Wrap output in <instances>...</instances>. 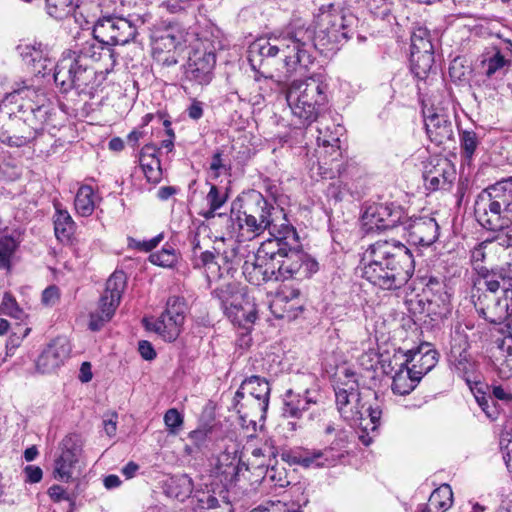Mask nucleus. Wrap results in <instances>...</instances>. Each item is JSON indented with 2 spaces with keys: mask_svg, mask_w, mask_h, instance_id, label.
I'll use <instances>...</instances> for the list:
<instances>
[{
  "mask_svg": "<svg viewBox=\"0 0 512 512\" xmlns=\"http://www.w3.org/2000/svg\"><path fill=\"white\" fill-rule=\"evenodd\" d=\"M268 243L275 244L276 281L309 278L318 271L317 261L299 249V237L294 227H287L276 238H268Z\"/></svg>",
  "mask_w": 512,
  "mask_h": 512,
  "instance_id": "423d86ee",
  "label": "nucleus"
},
{
  "mask_svg": "<svg viewBox=\"0 0 512 512\" xmlns=\"http://www.w3.org/2000/svg\"><path fill=\"white\" fill-rule=\"evenodd\" d=\"M210 428L200 427L191 431L188 434L189 440L194 444V446L198 449L206 446L209 438Z\"/></svg>",
  "mask_w": 512,
  "mask_h": 512,
  "instance_id": "680f3d73",
  "label": "nucleus"
},
{
  "mask_svg": "<svg viewBox=\"0 0 512 512\" xmlns=\"http://www.w3.org/2000/svg\"><path fill=\"white\" fill-rule=\"evenodd\" d=\"M317 132V143L322 149L320 153L331 162L338 161L342 157L340 138L344 134V127L332 123L331 125L318 127Z\"/></svg>",
  "mask_w": 512,
  "mask_h": 512,
  "instance_id": "412c9836",
  "label": "nucleus"
},
{
  "mask_svg": "<svg viewBox=\"0 0 512 512\" xmlns=\"http://www.w3.org/2000/svg\"><path fill=\"white\" fill-rule=\"evenodd\" d=\"M494 366L501 379H509L512 376V359L496 357Z\"/></svg>",
  "mask_w": 512,
  "mask_h": 512,
  "instance_id": "e2e57ef3",
  "label": "nucleus"
},
{
  "mask_svg": "<svg viewBox=\"0 0 512 512\" xmlns=\"http://www.w3.org/2000/svg\"><path fill=\"white\" fill-rule=\"evenodd\" d=\"M335 397L341 417H349L351 414L346 410V406H349L355 400H359V394L353 388L350 391L339 388L335 391Z\"/></svg>",
  "mask_w": 512,
  "mask_h": 512,
  "instance_id": "864d4df0",
  "label": "nucleus"
},
{
  "mask_svg": "<svg viewBox=\"0 0 512 512\" xmlns=\"http://www.w3.org/2000/svg\"><path fill=\"white\" fill-rule=\"evenodd\" d=\"M362 276L385 290L399 289L411 278L415 262L411 251L397 240L371 244L361 259Z\"/></svg>",
  "mask_w": 512,
  "mask_h": 512,
  "instance_id": "7ed1b4c3",
  "label": "nucleus"
},
{
  "mask_svg": "<svg viewBox=\"0 0 512 512\" xmlns=\"http://www.w3.org/2000/svg\"><path fill=\"white\" fill-rule=\"evenodd\" d=\"M126 287V276L122 271H115L107 280L105 291L111 299L120 303L122 293Z\"/></svg>",
  "mask_w": 512,
  "mask_h": 512,
  "instance_id": "49530a36",
  "label": "nucleus"
},
{
  "mask_svg": "<svg viewBox=\"0 0 512 512\" xmlns=\"http://www.w3.org/2000/svg\"><path fill=\"white\" fill-rule=\"evenodd\" d=\"M25 481L29 483H38L43 477L42 469L39 466L28 465L24 468Z\"/></svg>",
  "mask_w": 512,
  "mask_h": 512,
  "instance_id": "338daca9",
  "label": "nucleus"
},
{
  "mask_svg": "<svg viewBox=\"0 0 512 512\" xmlns=\"http://www.w3.org/2000/svg\"><path fill=\"white\" fill-rule=\"evenodd\" d=\"M119 304L107 294H103L99 299L97 309L90 314L89 328L92 331L100 330L105 323L112 319Z\"/></svg>",
  "mask_w": 512,
  "mask_h": 512,
  "instance_id": "c85d7f7f",
  "label": "nucleus"
},
{
  "mask_svg": "<svg viewBox=\"0 0 512 512\" xmlns=\"http://www.w3.org/2000/svg\"><path fill=\"white\" fill-rule=\"evenodd\" d=\"M460 144L464 158L470 161L479 145V138L474 131L465 130L460 133Z\"/></svg>",
  "mask_w": 512,
  "mask_h": 512,
  "instance_id": "5fc2aeb1",
  "label": "nucleus"
},
{
  "mask_svg": "<svg viewBox=\"0 0 512 512\" xmlns=\"http://www.w3.org/2000/svg\"><path fill=\"white\" fill-rule=\"evenodd\" d=\"M212 473L219 477L221 482H231L237 475V465L235 458L229 453H222L212 464Z\"/></svg>",
  "mask_w": 512,
  "mask_h": 512,
  "instance_id": "f704fd0d",
  "label": "nucleus"
},
{
  "mask_svg": "<svg viewBox=\"0 0 512 512\" xmlns=\"http://www.w3.org/2000/svg\"><path fill=\"white\" fill-rule=\"evenodd\" d=\"M423 178L426 187L432 191L448 190L456 178V171L447 158L437 157L425 166Z\"/></svg>",
  "mask_w": 512,
  "mask_h": 512,
  "instance_id": "f3484780",
  "label": "nucleus"
},
{
  "mask_svg": "<svg viewBox=\"0 0 512 512\" xmlns=\"http://www.w3.org/2000/svg\"><path fill=\"white\" fill-rule=\"evenodd\" d=\"M453 499L452 489L448 484H442L430 495L427 503L428 512H443L447 510Z\"/></svg>",
  "mask_w": 512,
  "mask_h": 512,
  "instance_id": "58836bf2",
  "label": "nucleus"
},
{
  "mask_svg": "<svg viewBox=\"0 0 512 512\" xmlns=\"http://www.w3.org/2000/svg\"><path fill=\"white\" fill-rule=\"evenodd\" d=\"M348 38L345 16L340 12L328 11L319 16L315 30L289 27L279 34L255 40L250 53L252 56L266 58L282 53L286 76H289L298 68H307L313 63L314 49L324 50L330 44H337Z\"/></svg>",
  "mask_w": 512,
  "mask_h": 512,
  "instance_id": "f257e3e1",
  "label": "nucleus"
},
{
  "mask_svg": "<svg viewBox=\"0 0 512 512\" xmlns=\"http://www.w3.org/2000/svg\"><path fill=\"white\" fill-rule=\"evenodd\" d=\"M16 50L32 73L44 76L52 69L53 60L49 50L41 43H20Z\"/></svg>",
  "mask_w": 512,
  "mask_h": 512,
  "instance_id": "a211bd4d",
  "label": "nucleus"
},
{
  "mask_svg": "<svg viewBox=\"0 0 512 512\" xmlns=\"http://www.w3.org/2000/svg\"><path fill=\"white\" fill-rule=\"evenodd\" d=\"M224 313L234 325H238L247 331L250 330L257 319L256 304L249 295L241 303L229 307Z\"/></svg>",
  "mask_w": 512,
  "mask_h": 512,
  "instance_id": "a878e982",
  "label": "nucleus"
},
{
  "mask_svg": "<svg viewBox=\"0 0 512 512\" xmlns=\"http://www.w3.org/2000/svg\"><path fill=\"white\" fill-rule=\"evenodd\" d=\"M17 243L12 237H0V268L9 266L10 259L16 250Z\"/></svg>",
  "mask_w": 512,
  "mask_h": 512,
  "instance_id": "bf43d9fd",
  "label": "nucleus"
},
{
  "mask_svg": "<svg viewBox=\"0 0 512 512\" xmlns=\"http://www.w3.org/2000/svg\"><path fill=\"white\" fill-rule=\"evenodd\" d=\"M51 112L45 92L26 82L16 83L0 103V141L23 147L36 139Z\"/></svg>",
  "mask_w": 512,
  "mask_h": 512,
  "instance_id": "f03ea898",
  "label": "nucleus"
},
{
  "mask_svg": "<svg viewBox=\"0 0 512 512\" xmlns=\"http://www.w3.org/2000/svg\"><path fill=\"white\" fill-rule=\"evenodd\" d=\"M425 128L430 140L441 145L453 137V125L449 116L440 112L425 115Z\"/></svg>",
  "mask_w": 512,
  "mask_h": 512,
  "instance_id": "393cba45",
  "label": "nucleus"
},
{
  "mask_svg": "<svg viewBox=\"0 0 512 512\" xmlns=\"http://www.w3.org/2000/svg\"><path fill=\"white\" fill-rule=\"evenodd\" d=\"M47 13L55 19H64L77 9L83 11V3L75 0H45Z\"/></svg>",
  "mask_w": 512,
  "mask_h": 512,
  "instance_id": "ea45409f",
  "label": "nucleus"
},
{
  "mask_svg": "<svg viewBox=\"0 0 512 512\" xmlns=\"http://www.w3.org/2000/svg\"><path fill=\"white\" fill-rule=\"evenodd\" d=\"M363 408L364 404L361 403V400L353 401L349 406H346V410L351 414L349 417H342L344 420L350 423H356L357 421L365 420L363 418Z\"/></svg>",
  "mask_w": 512,
  "mask_h": 512,
  "instance_id": "0e129e2a",
  "label": "nucleus"
},
{
  "mask_svg": "<svg viewBox=\"0 0 512 512\" xmlns=\"http://www.w3.org/2000/svg\"><path fill=\"white\" fill-rule=\"evenodd\" d=\"M365 412H367L368 418L370 420V423L368 424V426L370 425V431L372 433H375L377 431L378 426L380 425L382 409L378 404H376L375 406L369 405L365 409Z\"/></svg>",
  "mask_w": 512,
  "mask_h": 512,
  "instance_id": "69168bd1",
  "label": "nucleus"
},
{
  "mask_svg": "<svg viewBox=\"0 0 512 512\" xmlns=\"http://www.w3.org/2000/svg\"><path fill=\"white\" fill-rule=\"evenodd\" d=\"M434 51L429 32L425 28H417L411 35L410 54L427 53Z\"/></svg>",
  "mask_w": 512,
  "mask_h": 512,
  "instance_id": "de8ad7c7",
  "label": "nucleus"
},
{
  "mask_svg": "<svg viewBox=\"0 0 512 512\" xmlns=\"http://www.w3.org/2000/svg\"><path fill=\"white\" fill-rule=\"evenodd\" d=\"M239 200L241 210L235 212L232 208L230 215H219L231 239H252L265 230L269 231L270 238H276L287 227H293L283 210L269 203L260 192L252 190Z\"/></svg>",
  "mask_w": 512,
  "mask_h": 512,
  "instance_id": "20e7f679",
  "label": "nucleus"
},
{
  "mask_svg": "<svg viewBox=\"0 0 512 512\" xmlns=\"http://www.w3.org/2000/svg\"><path fill=\"white\" fill-rule=\"evenodd\" d=\"M319 393L315 390L306 389L303 394L295 393L289 389L283 398V414L292 418H300L304 411L319 401Z\"/></svg>",
  "mask_w": 512,
  "mask_h": 512,
  "instance_id": "5701e85b",
  "label": "nucleus"
},
{
  "mask_svg": "<svg viewBox=\"0 0 512 512\" xmlns=\"http://www.w3.org/2000/svg\"><path fill=\"white\" fill-rule=\"evenodd\" d=\"M429 311L439 318L447 317L451 313L450 295L443 291L438 299L430 300Z\"/></svg>",
  "mask_w": 512,
  "mask_h": 512,
  "instance_id": "4d7b16f0",
  "label": "nucleus"
},
{
  "mask_svg": "<svg viewBox=\"0 0 512 512\" xmlns=\"http://www.w3.org/2000/svg\"><path fill=\"white\" fill-rule=\"evenodd\" d=\"M363 219L371 229L386 230L392 229L398 224L404 225L407 218L399 205L386 202L369 207L364 213Z\"/></svg>",
  "mask_w": 512,
  "mask_h": 512,
  "instance_id": "dca6fc26",
  "label": "nucleus"
},
{
  "mask_svg": "<svg viewBox=\"0 0 512 512\" xmlns=\"http://www.w3.org/2000/svg\"><path fill=\"white\" fill-rule=\"evenodd\" d=\"M54 81L63 92L76 89L79 93H87L95 78V71L89 63H81L76 58V51L63 54L55 65Z\"/></svg>",
  "mask_w": 512,
  "mask_h": 512,
  "instance_id": "9b49d317",
  "label": "nucleus"
},
{
  "mask_svg": "<svg viewBox=\"0 0 512 512\" xmlns=\"http://www.w3.org/2000/svg\"><path fill=\"white\" fill-rule=\"evenodd\" d=\"M475 214L484 228L502 227V221L512 219V177L489 186L478 196Z\"/></svg>",
  "mask_w": 512,
  "mask_h": 512,
  "instance_id": "1a4fd4ad",
  "label": "nucleus"
},
{
  "mask_svg": "<svg viewBox=\"0 0 512 512\" xmlns=\"http://www.w3.org/2000/svg\"><path fill=\"white\" fill-rule=\"evenodd\" d=\"M404 228L409 241L415 245L430 246L439 237V225L435 218L428 215L406 219Z\"/></svg>",
  "mask_w": 512,
  "mask_h": 512,
  "instance_id": "6ab92c4d",
  "label": "nucleus"
},
{
  "mask_svg": "<svg viewBox=\"0 0 512 512\" xmlns=\"http://www.w3.org/2000/svg\"><path fill=\"white\" fill-rule=\"evenodd\" d=\"M256 464L257 470H259L260 473H263L262 479L265 483L279 488H284L290 485L291 482L284 466L275 464L264 468L262 463Z\"/></svg>",
  "mask_w": 512,
  "mask_h": 512,
  "instance_id": "4c0bfd02",
  "label": "nucleus"
},
{
  "mask_svg": "<svg viewBox=\"0 0 512 512\" xmlns=\"http://www.w3.org/2000/svg\"><path fill=\"white\" fill-rule=\"evenodd\" d=\"M420 379L412 375V370L405 363L401 364L399 370L393 376L392 391L398 395H407L415 389Z\"/></svg>",
  "mask_w": 512,
  "mask_h": 512,
  "instance_id": "7c9ffc66",
  "label": "nucleus"
},
{
  "mask_svg": "<svg viewBox=\"0 0 512 512\" xmlns=\"http://www.w3.org/2000/svg\"><path fill=\"white\" fill-rule=\"evenodd\" d=\"M74 206L76 213L82 217H89L96 207V196L94 190L89 185L79 187L75 199Z\"/></svg>",
  "mask_w": 512,
  "mask_h": 512,
  "instance_id": "72a5a7b5",
  "label": "nucleus"
},
{
  "mask_svg": "<svg viewBox=\"0 0 512 512\" xmlns=\"http://www.w3.org/2000/svg\"><path fill=\"white\" fill-rule=\"evenodd\" d=\"M214 251L217 255V260L220 262L222 267V276L224 273H229L230 270L234 269L241 261L239 254V245L231 240L224 248L220 246L214 247Z\"/></svg>",
  "mask_w": 512,
  "mask_h": 512,
  "instance_id": "c9c22d12",
  "label": "nucleus"
},
{
  "mask_svg": "<svg viewBox=\"0 0 512 512\" xmlns=\"http://www.w3.org/2000/svg\"><path fill=\"white\" fill-rule=\"evenodd\" d=\"M71 352V346L67 339H54L40 354L37 359V370L42 373H51L64 364Z\"/></svg>",
  "mask_w": 512,
  "mask_h": 512,
  "instance_id": "aec40b11",
  "label": "nucleus"
},
{
  "mask_svg": "<svg viewBox=\"0 0 512 512\" xmlns=\"http://www.w3.org/2000/svg\"><path fill=\"white\" fill-rule=\"evenodd\" d=\"M192 265L195 269H202L206 273L208 281L216 280L222 277V267L217 260L215 252L199 250L197 247L192 249Z\"/></svg>",
  "mask_w": 512,
  "mask_h": 512,
  "instance_id": "bb28decb",
  "label": "nucleus"
},
{
  "mask_svg": "<svg viewBox=\"0 0 512 512\" xmlns=\"http://www.w3.org/2000/svg\"><path fill=\"white\" fill-rule=\"evenodd\" d=\"M328 83L322 74H313L304 80H294L286 92V100L301 124L317 120L328 103Z\"/></svg>",
  "mask_w": 512,
  "mask_h": 512,
  "instance_id": "0eeeda50",
  "label": "nucleus"
},
{
  "mask_svg": "<svg viewBox=\"0 0 512 512\" xmlns=\"http://www.w3.org/2000/svg\"><path fill=\"white\" fill-rule=\"evenodd\" d=\"M483 388L489 389L488 386L474 381V386H470V389L475 397L476 402L482 409V411L486 414V416L492 420L497 419L498 417V409L496 407L495 401L491 394H487Z\"/></svg>",
  "mask_w": 512,
  "mask_h": 512,
  "instance_id": "e433bc0d",
  "label": "nucleus"
},
{
  "mask_svg": "<svg viewBox=\"0 0 512 512\" xmlns=\"http://www.w3.org/2000/svg\"><path fill=\"white\" fill-rule=\"evenodd\" d=\"M149 260L154 265L170 268L177 263L178 257L173 247L165 246L160 251L151 254Z\"/></svg>",
  "mask_w": 512,
  "mask_h": 512,
  "instance_id": "603ef678",
  "label": "nucleus"
},
{
  "mask_svg": "<svg viewBox=\"0 0 512 512\" xmlns=\"http://www.w3.org/2000/svg\"><path fill=\"white\" fill-rule=\"evenodd\" d=\"M139 163L148 182L158 183L161 180L162 170L158 157L142 160Z\"/></svg>",
  "mask_w": 512,
  "mask_h": 512,
  "instance_id": "13d9d810",
  "label": "nucleus"
},
{
  "mask_svg": "<svg viewBox=\"0 0 512 512\" xmlns=\"http://www.w3.org/2000/svg\"><path fill=\"white\" fill-rule=\"evenodd\" d=\"M493 50L494 52L492 55L487 53L481 60L482 69L484 70V74L487 77L494 76L498 71H501L508 64V61L501 54L500 49L493 48Z\"/></svg>",
  "mask_w": 512,
  "mask_h": 512,
  "instance_id": "c03bdc74",
  "label": "nucleus"
},
{
  "mask_svg": "<svg viewBox=\"0 0 512 512\" xmlns=\"http://www.w3.org/2000/svg\"><path fill=\"white\" fill-rule=\"evenodd\" d=\"M186 304L184 299L173 296L167 301L166 310L153 323H147L149 330L155 331L165 341H174L181 333L185 320Z\"/></svg>",
  "mask_w": 512,
  "mask_h": 512,
  "instance_id": "ddd939ff",
  "label": "nucleus"
},
{
  "mask_svg": "<svg viewBox=\"0 0 512 512\" xmlns=\"http://www.w3.org/2000/svg\"><path fill=\"white\" fill-rule=\"evenodd\" d=\"M451 362L453 363L456 372L465 379L467 384L472 385V376L475 372V362L466 353L465 350L455 355L454 352L451 354Z\"/></svg>",
  "mask_w": 512,
  "mask_h": 512,
  "instance_id": "79ce46f5",
  "label": "nucleus"
},
{
  "mask_svg": "<svg viewBox=\"0 0 512 512\" xmlns=\"http://www.w3.org/2000/svg\"><path fill=\"white\" fill-rule=\"evenodd\" d=\"M275 244L262 242L256 253H253L243 264V275L252 285L260 286L271 280L276 281V267L273 262Z\"/></svg>",
  "mask_w": 512,
  "mask_h": 512,
  "instance_id": "f8f14e48",
  "label": "nucleus"
},
{
  "mask_svg": "<svg viewBox=\"0 0 512 512\" xmlns=\"http://www.w3.org/2000/svg\"><path fill=\"white\" fill-rule=\"evenodd\" d=\"M341 454L334 447L329 446L318 450H304L292 456V463L303 468H322L335 466Z\"/></svg>",
  "mask_w": 512,
  "mask_h": 512,
  "instance_id": "4be33fe9",
  "label": "nucleus"
},
{
  "mask_svg": "<svg viewBox=\"0 0 512 512\" xmlns=\"http://www.w3.org/2000/svg\"><path fill=\"white\" fill-rule=\"evenodd\" d=\"M213 294L220 301L224 311L234 304L241 303L248 296L245 288L235 281L222 284L214 290Z\"/></svg>",
  "mask_w": 512,
  "mask_h": 512,
  "instance_id": "c756f323",
  "label": "nucleus"
},
{
  "mask_svg": "<svg viewBox=\"0 0 512 512\" xmlns=\"http://www.w3.org/2000/svg\"><path fill=\"white\" fill-rule=\"evenodd\" d=\"M182 41V35L180 32L174 29H168L161 35L157 36L154 40V50L171 52L175 50Z\"/></svg>",
  "mask_w": 512,
  "mask_h": 512,
  "instance_id": "a18cd8bd",
  "label": "nucleus"
},
{
  "mask_svg": "<svg viewBox=\"0 0 512 512\" xmlns=\"http://www.w3.org/2000/svg\"><path fill=\"white\" fill-rule=\"evenodd\" d=\"M437 352L431 349L429 345L420 347L416 350H408L405 353V364H412L409 369L412 370V375H416L418 379L431 371L438 362Z\"/></svg>",
  "mask_w": 512,
  "mask_h": 512,
  "instance_id": "b1692460",
  "label": "nucleus"
},
{
  "mask_svg": "<svg viewBox=\"0 0 512 512\" xmlns=\"http://www.w3.org/2000/svg\"><path fill=\"white\" fill-rule=\"evenodd\" d=\"M193 491V481L187 474L173 476L167 482V495L179 501L189 498Z\"/></svg>",
  "mask_w": 512,
  "mask_h": 512,
  "instance_id": "2f4dec72",
  "label": "nucleus"
},
{
  "mask_svg": "<svg viewBox=\"0 0 512 512\" xmlns=\"http://www.w3.org/2000/svg\"><path fill=\"white\" fill-rule=\"evenodd\" d=\"M269 383L259 376L246 378L235 393V408L240 415L241 425H252L256 430L257 420L265 418L269 405Z\"/></svg>",
  "mask_w": 512,
  "mask_h": 512,
  "instance_id": "9d476101",
  "label": "nucleus"
},
{
  "mask_svg": "<svg viewBox=\"0 0 512 512\" xmlns=\"http://www.w3.org/2000/svg\"><path fill=\"white\" fill-rule=\"evenodd\" d=\"M81 452L82 443L79 436L72 434L64 437L60 443V454L54 461V478L65 483L73 481Z\"/></svg>",
  "mask_w": 512,
  "mask_h": 512,
  "instance_id": "4468645a",
  "label": "nucleus"
},
{
  "mask_svg": "<svg viewBox=\"0 0 512 512\" xmlns=\"http://www.w3.org/2000/svg\"><path fill=\"white\" fill-rule=\"evenodd\" d=\"M103 45L105 44L96 39L93 34V38L85 41L81 48L76 51V58L80 60L81 63H88L89 60L99 61L103 51Z\"/></svg>",
  "mask_w": 512,
  "mask_h": 512,
  "instance_id": "37998d69",
  "label": "nucleus"
},
{
  "mask_svg": "<svg viewBox=\"0 0 512 512\" xmlns=\"http://www.w3.org/2000/svg\"><path fill=\"white\" fill-rule=\"evenodd\" d=\"M478 284L485 288L475 303L477 311L490 323L512 322V275L506 268L479 271Z\"/></svg>",
  "mask_w": 512,
  "mask_h": 512,
  "instance_id": "39448f33",
  "label": "nucleus"
},
{
  "mask_svg": "<svg viewBox=\"0 0 512 512\" xmlns=\"http://www.w3.org/2000/svg\"><path fill=\"white\" fill-rule=\"evenodd\" d=\"M223 490L216 496L215 491L195 490L194 497L197 500V512H233L232 505L222 495Z\"/></svg>",
  "mask_w": 512,
  "mask_h": 512,
  "instance_id": "cd10ccee",
  "label": "nucleus"
},
{
  "mask_svg": "<svg viewBox=\"0 0 512 512\" xmlns=\"http://www.w3.org/2000/svg\"><path fill=\"white\" fill-rule=\"evenodd\" d=\"M227 200V195L225 193H221L219 188L212 184L210 186V190L206 196V201L209 205V210L203 214L206 219L218 217L222 215L221 213L217 214L216 211L223 206V204Z\"/></svg>",
  "mask_w": 512,
  "mask_h": 512,
  "instance_id": "8fccbe9b",
  "label": "nucleus"
},
{
  "mask_svg": "<svg viewBox=\"0 0 512 512\" xmlns=\"http://www.w3.org/2000/svg\"><path fill=\"white\" fill-rule=\"evenodd\" d=\"M253 45V43L249 46V51L251 50V46ZM280 57L281 58V68H277L278 70V74L277 75H273L271 74L270 76H265L262 72H257L256 75H255V80L260 82L262 79L264 80H267V79H274V77H277V79L275 80L277 85H281L282 83L286 82L294 72H292L289 76H286V68L284 67V62H283V55L282 53H279L277 54L275 57H271V58H266V57H261L259 55H256V56H252L251 53L249 52V59L251 62H253L256 58H260V60L264 63H267V64H271L270 62H272L276 57Z\"/></svg>",
  "mask_w": 512,
  "mask_h": 512,
  "instance_id": "09e8293b",
  "label": "nucleus"
},
{
  "mask_svg": "<svg viewBox=\"0 0 512 512\" xmlns=\"http://www.w3.org/2000/svg\"><path fill=\"white\" fill-rule=\"evenodd\" d=\"M0 312L16 319H22L24 312L19 307L15 298L8 292L3 296L0 304Z\"/></svg>",
  "mask_w": 512,
  "mask_h": 512,
  "instance_id": "052dcab7",
  "label": "nucleus"
},
{
  "mask_svg": "<svg viewBox=\"0 0 512 512\" xmlns=\"http://www.w3.org/2000/svg\"><path fill=\"white\" fill-rule=\"evenodd\" d=\"M164 424L169 435H177L182 430L184 416L176 409L170 408L164 414Z\"/></svg>",
  "mask_w": 512,
  "mask_h": 512,
  "instance_id": "6e6d98bb",
  "label": "nucleus"
},
{
  "mask_svg": "<svg viewBox=\"0 0 512 512\" xmlns=\"http://www.w3.org/2000/svg\"><path fill=\"white\" fill-rule=\"evenodd\" d=\"M118 0H103L101 12L94 25L93 34L96 39L105 45H125L134 40L138 29L146 25L151 15L129 14L128 17L118 15L116 9L110 13L108 7L110 4H116Z\"/></svg>",
  "mask_w": 512,
  "mask_h": 512,
  "instance_id": "6e6552de",
  "label": "nucleus"
},
{
  "mask_svg": "<svg viewBox=\"0 0 512 512\" xmlns=\"http://www.w3.org/2000/svg\"><path fill=\"white\" fill-rule=\"evenodd\" d=\"M216 64V56L212 50L197 46L189 55L185 78L197 85H208L213 79V70Z\"/></svg>",
  "mask_w": 512,
  "mask_h": 512,
  "instance_id": "2eb2a0df",
  "label": "nucleus"
},
{
  "mask_svg": "<svg viewBox=\"0 0 512 512\" xmlns=\"http://www.w3.org/2000/svg\"><path fill=\"white\" fill-rule=\"evenodd\" d=\"M204 104L197 99H193L190 105L187 107L186 112L190 119L199 120L204 114Z\"/></svg>",
  "mask_w": 512,
  "mask_h": 512,
  "instance_id": "774afa93",
  "label": "nucleus"
},
{
  "mask_svg": "<svg viewBox=\"0 0 512 512\" xmlns=\"http://www.w3.org/2000/svg\"><path fill=\"white\" fill-rule=\"evenodd\" d=\"M56 207V213L54 215V231L56 238L67 243L70 241L75 228V223L67 210L61 209L59 206Z\"/></svg>",
  "mask_w": 512,
  "mask_h": 512,
  "instance_id": "473e14b6",
  "label": "nucleus"
},
{
  "mask_svg": "<svg viewBox=\"0 0 512 512\" xmlns=\"http://www.w3.org/2000/svg\"><path fill=\"white\" fill-rule=\"evenodd\" d=\"M512 219L502 221V227L487 228L488 230L495 231L496 235L490 244H495L506 249L512 248Z\"/></svg>",
  "mask_w": 512,
  "mask_h": 512,
  "instance_id": "3c124183",
  "label": "nucleus"
},
{
  "mask_svg": "<svg viewBox=\"0 0 512 512\" xmlns=\"http://www.w3.org/2000/svg\"><path fill=\"white\" fill-rule=\"evenodd\" d=\"M434 64V51L419 54H410L411 71L418 79H425L431 72Z\"/></svg>",
  "mask_w": 512,
  "mask_h": 512,
  "instance_id": "a19ab883",
  "label": "nucleus"
}]
</instances>
